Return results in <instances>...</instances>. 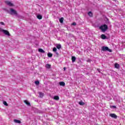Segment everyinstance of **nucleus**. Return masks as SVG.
<instances>
[{
	"label": "nucleus",
	"instance_id": "f257e3e1",
	"mask_svg": "<svg viewBox=\"0 0 125 125\" xmlns=\"http://www.w3.org/2000/svg\"><path fill=\"white\" fill-rule=\"evenodd\" d=\"M8 13L11 14V15H16V16H17L18 15L17 11L12 8L10 9V10L8 11Z\"/></svg>",
	"mask_w": 125,
	"mask_h": 125
},
{
	"label": "nucleus",
	"instance_id": "f03ea898",
	"mask_svg": "<svg viewBox=\"0 0 125 125\" xmlns=\"http://www.w3.org/2000/svg\"><path fill=\"white\" fill-rule=\"evenodd\" d=\"M100 29L102 30V32H106L108 30V26L106 24H104L100 27Z\"/></svg>",
	"mask_w": 125,
	"mask_h": 125
},
{
	"label": "nucleus",
	"instance_id": "7ed1b4c3",
	"mask_svg": "<svg viewBox=\"0 0 125 125\" xmlns=\"http://www.w3.org/2000/svg\"><path fill=\"white\" fill-rule=\"evenodd\" d=\"M102 50L103 51H108L109 52H112V50L109 49L107 46H103L102 47Z\"/></svg>",
	"mask_w": 125,
	"mask_h": 125
},
{
	"label": "nucleus",
	"instance_id": "20e7f679",
	"mask_svg": "<svg viewBox=\"0 0 125 125\" xmlns=\"http://www.w3.org/2000/svg\"><path fill=\"white\" fill-rule=\"evenodd\" d=\"M0 32H2V33H3V34L6 35V36H10V34H9V32H8V31L3 29L1 28H0Z\"/></svg>",
	"mask_w": 125,
	"mask_h": 125
},
{
	"label": "nucleus",
	"instance_id": "39448f33",
	"mask_svg": "<svg viewBox=\"0 0 125 125\" xmlns=\"http://www.w3.org/2000/svg\"><path fill=\"white\" fill-rule=\"evenodd\" d=\"M109 116L113 119H117V118H118V116H117L116 114L114 113H111L109 114Z\"/></svg>",
	"mask_w": 125,
	"mask_h": 125
},
{
	"label": "nucleus",
	"instance_id": "423d86ee",
	"mask_svg": "<svg viewBox=\"0 0 125 125\" xmlns=\"http://www.w3.org/2000/svg\"><path fill=\"white\" fill-rule=\"evenodd\" d=\"M6 4H7V5H9V6H14V5L10 1H5Z\"/></svg>",
	"mask_w": 125,
	"mask_h": 125
},
{
	"label": "nucleus",
	"instance_id": "0eeeda50",
	"mask_svg": "<svg viewBox=\"0 0 125 125\" xmlns=\"http://www.w3.org/2000/svg\"><path fill=\"white\" fill-rule=\"evenodd\" d=\"M24 102L25 104H26V105H27V106H31V103H30V102L29 101H28V100H25L24 101Z\"/></svg>",
	"mask_w": 125,
	"mask_h": 125
},
{
	"label": "nucleus",
	"instance_id": "6e6552de",
	"mask_svg": "<svg viewBox=\"0 0 125 125\" xmlns=\"http://www.w3.org/2000/svg\"><path fill=\"white\" fill-rule=\"evenodd\" d=\"M39 97H40V98H42V97H43V96L44 95V94L42 92H39Z\"/></svg>",
	"mask_w": 125,
	"mask_h": 125
},
{
	"label": "nucleus",
	"instance_id": "1a4fd4ad",
	"mask_svg": "<svg viewBox=\"0 0 125 125\" xmlns=\"http://www.w3.org/2000/svg\"><path fill=\"white\" fill-rule=\"evenodd\" d=\"M59 84L62 86H65V83L64 82H60Z\"/></svg>",
	"mask_w": 125,
	"mask_h": 125
},
{
	"label": "nucleus",
	"instance_id": "9d476101",
	"mask_svg": "<svg viewBox=\"0 0 125 125\" xmlns=\"http://www.w3.org/2000/svg\"><path fill=\"white\" fill-rule=\"evenodd\" d=\"M14 122L16 123V124H21V121L15 119Z\"/></svg>",
	"mask_w": 125,
	"mask_h": 125
},
{
	"label": "nucleus",
	"instance_id": "9b49d317",
	"mask_svg": "<svg viewBox=\"0 0 125 125\" xmlns=\"http://www.w3.org/2000/svg\"><path fill=\"white\" fill-rule=\"evenodd\" d=\"M37 18H38V19H39V20H41L42 19V16L41 15H38Z\"/></svg>",
	"mask_w": 125,
	"mask_h": 125
},
{
	"label": "nucleus",
	"instance_id": "f8f14e48",
	"mask_svg": "<svg viewBox=\"0 0 125 125\" xmlns=\"http://www.w3.org/2000/svg\"><path fill=\"white\" fill-rule=\"evenodd\" d=\"M101 39H102L103 40H105L107 39V37H106V36H105V35L102 34L101 35Z\"/></svg>",
	"mask_w": 125,
	"mask_h": 125
},
{
	"label": "nucleus",
	"instance_id": "ddd939ff",
	"mask_svg": "<svg viewBox=\"0 0 125 125\" xmlns=\"http://www.w3.org/2000/svg\"><path fill=\"white\" fill-rule=\"evenodd\" d=\"M38 51L39 52H41V53H44V50H43L42 49V48H40L38 49Z\"/></svg>",
	"mask_w": 125,
	"mask_h": 125
},
{
	"label": "nucleus",
	"instance_id": "4468645a",
	"mask_svg": "<svg viewBox=\"0 0 125 125\" xmlns=\"http://www.w3.org/2000/svg\"><path fill=\"white\" fill-rule=\"evenodd\" d=\"M45 67L47 69H50L51 68V65L47 64H46Z\"/></svg>",
	"mask_w": 125,
	"mask_h": 125
},
{
	"label": "nucleus",
	"instance_id": "2eb2a0df",
	"mask_svg": "<svg viewBox=\"0 0 125 125\" xmlns=\"http://www.w3.org/2000/svg\"><path fill=\"white\" fill-rule=\"evenodd\" d=\"M71 59H72V61L73 63H74V62H76V57L72 56L71 57Z\"/></svg>",
	"mask_w": 125,
	"mask_h": 125
},
{
	"label": "nucleus",
	"instance_id": "dca6fc26",
	"mask_svg": "<svg viewBox=\"0 0 125 125\" xmlns=\"http://www.w3.org/2000/svg\"><path fill=\"white\" fill-rule=\"evenodd\" d=\"M114 67L116 68V69H119V68H120V64L116 63L115 64Z\"/></svg>",
	"mask_w": 125,
	"mask_h": 125
},
{
	"label": "nucleus",
	"instance_id": "f3484780",
	"mask_svg": "<svg viewBox=\"0 0 125 125\" xmlns=\"http://www.w3.org/2000/svg\"><path fill=\"white\" fill-rule=\"evenodd\" d=\"M79 105H81V106H83L84 105V103L83 102V101H81L79 102Z\"/></svg>",
	"mask_w": 125,
	"mask_h": 125
},
{
	"label": "nucleus",
	"instance_id": "a211bd4d",
	"mask_svg": "<svg viewBox=\"0 0 125 125\" xmlns=\"http://www.w3.org/2000/svg\"><path fill=\"white\" fill-rule=\"evenodd\" d=\"M88 15H89V16H90V17H92V16H93V14H92V12H91V11L88 13Z\"/></svg>",
	"mask_w": 125,
	"mask_h": 125
},
{
	"label": "nucleus",
	"instance_id": "6ab92c4d",
	"mask_svg": "<svg viewBox=\"0 0 125 125\" xmlns=\"http://www.w3.org/2000/svg\"><path fill=\"white\" fill-rule=\"evenodd\" d=\"M59 21L60 23H63V21H64V18H61L59 19Z\"/></svg>",
	"mask_w": 125,
	"mask_h": 125
},
{
	"label": "nucleus",
	"instance_id": "aec40b11",
	"mask_svg": "<svg viewBox=\"0 0 125 125\" xmlns=\"http://www.w3.org/2000/svg\"><path fill=\"white\" fill-rule=\"evenodd\" d=\"M54 99L55 100H59V97L58 96H55L54 97Z\"/></svg>",
	"mask_w": 125,
	"mask_h": 125
},
{
	"label": "nucleus",
	"instance_id": "412c9836",
	"mask_svg": "<svg viewBox=\"0 0 125 125\" xmlns=\"http://www.w3.org/2000/svg\"><path fill=\"white\" fill-rule=\"evenodd\" d=\"M56 47L58 49H60V48H61V44H58Z\"/></svg>",
	"mask_w": 125,
	"mask_h": 125
},
{
	"label": "nucleus",
	"instance_id": "4be33fe9",
	"mask_svg": "<svg viewBox=\"0 0 125 125\" xmlns=\"http://www.w3.org/2000/svg\"><path fill=\"white\" fill-rule=\"evenodd\" d=\"M35 83L36 85H39V84H40V81H36L35 82Z\"/></svg>",
	"mask_w": 125,
	"mask_h": 125
},
{
	"label": "nucleus",
	"instance_id": "5701e85b",
	"mask_svg": "<svg viewBox=\"0 0 125 125\" xmlns=\"http://www.w3.org/2000/svg\"><path fill=\"white\" fill-rule=\"evenodd\" d=\"M48 57H52V54L50 53H48L47 54Z\"/></svg>",
	"mask_w": 125,
	"mask_h": 125
},
{
	"label": "nucleus",
	"instance_id": "b1692460",
	"mask_svg": "<svg viewBox=\"0 0 125 125\" xmlns=\"http://www.w3.org/2000/svg\"><path fill=\"white\" fill-rule=\"evenodd\" d=\"M3 104H4L5 105V106H8V104H7V103H6V102L4 101L3 102Z\"/></svg>",
	"mask_w": 125,
	"mask_h": 125
},
{
	"label": "nucleus",
	"instance_id": "393cba45",
	"mask_svg": "<svg viewBox=\"0 0 125 125\" xmlns=\"http://www.w3.org/2000/svg\"><path fill=\"white\" fill-rule=\"evenodd\" d=\"M53 51L54 52H56V51H57V49L56 48V47H54L53 49Z\"/></svg>",
	"mask_w": 125,
	"mask_h": 125
},
{
	"label": "nucleus",
	"instance_id": "a878e982",
	"mask_svg": "<svg viewBox=\"0 0 125 125\" xmlns=\"http://www.w3.org/2000/svg\"><path fill=\"white\" fill-rule=\"evenodd\" d=\"M72 25L73 26H76V25H77V23H76V22H73L72 24Z\"/></svg>",
	"mask_w": 125,
	"mask_h": 125
},
{
	"label": "nucleus",
	"instance_id": "bb28decb",
	"mask_svg": "<svg viewBox=\"0 0 125 125\" xmlns=\"http://www.w3.org/2000/svg\"><path fill=\"white\" fill-rule=\"evenodd\" d=\"M0 24L1 25H4V22H0Z\"/></svg>",
	"mask_w": 125,
	"mask_h": 125
},
{
	"label": "nucleus",
	"instance_id": "cd10ccee",
	"mask_svg": "<svg viewBox=\"0 0 125 125\" xmlns=\"http://www.w3.org/2000/svg\"><path fill=\"white\" fill-rule=\"evenodd\" d=\"M112 108H117V107H116V106H115V105H112Z\"/></svg>",
	"mask_w": 125,
	"mask_h": 125
},
{
	"label": "nucleus",
	"instance_id": "c85d7f7f",
	"mask_svg": "<svg viewBox=\"0 0 125 125\" xmlns=\"http://www.w3.org/2000/svg\"><path fill=\"white\" fill-rule=\"evenodd\" d=\"M90 61H91L90 59H88V60H87V62H90Z\"/></svg>",
	"mask_w": 125,
	"mask_h": 125
},
{
	"label": "nucleus",
	"instance_id": "c756f323",
	"mask_svg": "<svg viewBox=\"0 0 125 125\" xmlns=\"http://www.w3.org/2000/svg\"><path fill=\"white\" fill-rule=\"evenodd\" d=\"M56 54H57V55H59L58 53H57V52H56Z\"/></svg>",
	"mask_w": 125,
	"mask_h": 125
},
{
	"label": "nucleus",
	"instance_id": "7c9ffc66",
	"mask_svg": "<svg viewBox=\"0 0 125 125\" xmlns=\"http://www.w3.org/2000/svg\"><path fill=\"white\" fill-rule=\"evenodd\" d=\"M63 70L65 71V70H66V67H64Z\"/></svg>",
	"mask_w": 125,
	"mask_h": 125
},
{
	"label": "nucleus",
	"instance_id": "2f4dec72",
	"mask_svg": "<svg viewBox=\"0 0 125 125\" xmlns=\"http://www.w3.org/2000/svg\"><path fill=\"white\" fill-rule=\"evenodd\" d=\"M98 71L99 73H100V70L99 69H98Z\"/></svg>",
	"mask_w": 125,
	"mask_h": 125
}]
</instances>
